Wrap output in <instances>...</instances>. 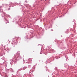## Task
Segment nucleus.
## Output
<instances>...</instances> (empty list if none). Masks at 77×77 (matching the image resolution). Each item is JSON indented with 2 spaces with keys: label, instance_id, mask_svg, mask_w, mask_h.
Segmentation results:
<instances>
[{
  "label": "nucleus",
  "instance_id": "nucleus-1",
  "mask_svg": "<svg viewBox=\"0 0 77 77\" xmlns=\"http://www.w3.org/2000/svg\"><path fill=\"white\" fill-rule=\"evenodd\" d=\"M15 38H13V42H14V41H15Z\"/></svg>",
  "mask_w": 77,
  "mask_h": 77
},
{
  "label": "nucleus",
  "instance_id": "nucleus-2",
  "mask_svg": "<svg viewBox=\"0 0 77 77\" xmlns=\"http://www.w3.org/2000/svg\"><path fill=\"white\" fill-rule=\"evenodd\" d=\"M1 10H2V11H1V12H3V10L2 9Z\"/></svg>",
  "mask_w": 77,
  "mask_h": 77
}]
</instances>
